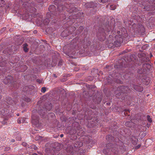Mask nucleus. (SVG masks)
<instances>
[{"mask_svg":"<svg viewBox=\"0 0 155 155\" xmlns=\"http://www.w3.org/2000/svg\"><path fill=\"white\" fill-rule=\"evenodd\" d=\"M105 29L100 28L97 32V35L98 39L101 41L104 40L106 38V35L109 33L111 28L110 26L109 25H106L104 27Z\"/></svg>","mask_w":155,"mask_h":155,"instance_id":"nucleus-1","label":"nucleus"},{"mask_svg":"<svg viewBox=\"0 0 155 155\" xmlns=\"http://www.w3.org/2000/svg\"><path fill=\"white\" fill-rule=\"evenodd\" d=\"M131 91V89L128 87L122 86L118 87L117 90L114 91L115 96L117 98H119L122 93L127 94Z\"/></svg>","mask_w":155,"mask_h":155,"instance_id":"nucleus-2","label":"nucleus"},{"mask_svg":"<svg viewBox=\"0 0 155 155\" xmlns=\"http://www.w3.org/2000/svg\"><path fill=\"white\" fill-rule=\"evenodd\" d=\"M151 68L152 66L150 64L145 63L143 64L141 67L138 69L137 72L143 76L150 71Z\"/></svg>","mask_w":155,"mask_h":155,"instance_id":"nucleus-3","label":"nucleus"},{"mask_svg":"<svg viewBox=\"0 0 155 155\" xmlns=\"http://www.w3.org/2000/svg\"><path fill=\"white\" fill-rule=\"evenodd\" d=\"M37 113V110H33L31 116L32 123L36 127H38L41 125V124L39 123V117L38 116Z\"/></svg>","mask_w":155,"mask_h":155,"instance_id":"nucleus-4","label":"nucleus"},{"mask_svg":"<svg viewBox=\"0 0 155 155\" xmlns=\"http://www.w3.org/2000/svg\"><path fill=\"white\" fill-rule=\"evenodd\" d=\"M58 9L60 11L64 10L66 8V10L69 12H74L75 8L74 7L73 3H71L69 4H66L64 7L61 5H58L57 6Z\"/></svg>","mask_w":155,"mask_h":155,"instance_id":"nucleus-5","label":"nucleus"},{"mask_svg":"<svg viewBox=\"0 0 155 155\" xmlns=\"http://www.w3.org/2000/svg\"><path fill=\"white\" fill-rule=\"evenodd\" d=\"M102 95L101 93L97 92L92 97L93 102L96 104H99L102 100Z\"/></svg>","mask_w":155,"mask_h":155,"instance_id":"nucleus-6","label":"nucleus"},{"mask_svg":"<svg viewBox=\"0 0 155 155\" xmlns=\"http://www.w3.org/2000/svg\"><path fill=\"white\" fill-rule=\"evenodd\" d=\"M85 42V41L84 40H83L82 41H80L79 44H78V45L77 46H76V45L74 46V48H73L72 49H71V51H69L68 52V54H75V49L76 50H78L79 49V48H80L81 46L83 45V44Z\"/></svg>","mask_w":155,"mask_h":155,"instance_id":"nucleus-7","label":"nucleus"},{"mask_svg":"<svg viewBox=\"0 0 155 155\" xmlns=\"http://www.w3.org/2000/svg\"><path fill=\"white\" fill-rule=\"evenodd\" d=\"M117 37L119 38V41L117 40H116L114 42V43H113V42H110V45L111 47H112L113 45H114L116 47H118L120 46L121 45V43L123 41V39L122 38H121V36L120 35H116L115 36V38H117Z\"/></svg>","mask_w":155,"mask_h":155,"instance_id":"nucleus-8","label":"nucleus"},{"mask_svg":"<svg viewBox=\"0 0 155 155\" xmlns=\"http://www.w3.org/2000/svg\"><path fill=\"white\" fill-rule=\"evenodd\" d=\"M53 15L52 13H48L46 15V18L43 21V23L45 25H47L49 23L51 19L53 18L52 17Z\"/></svg>","mask_w":155,"mask_h":155,"instance_id":"nucleus-9","label":"nucleus"},{"mask_svg":"<svg viewBox=\"0 0 155 155\" xmlns=\"http://www.w3.org/2000/svg\"><path fill=\"white\" fill-rule=\"evenodd\" d=\"M35 87L32 85L26 86L24 87L23 91L28 94H31V91L34 89Z\"/></svg>","mask_w":155,"mask_h":155,"instance_id":"nucleus-10","label":"nucleus"},{"mask_svg":"<svg viewBox=\"0 0 155 155\" xmlns=\"http://www.w3.org/2000/svg\"><path fill=\"white\" fill-rule=\"evenodd\" d=\"M39 107L40 109L38 110V112H37V114L38 113L42 117H44L46 115V110L43 107H41L40 106Z\"/></svg>","mask_w":155,"mask_h":155,"instance_id":"nucleus-11","label":"nucleus"},{"mask_svg":"<svg viewBox=\"0 0 155 155\" xmlns=\"http://www.w3.org/2000/svg\"><path fill=\"white\" fill-rule=\"evenodd\" d=\"M45 110H47L48 111H50L52 108V105L50 102L48 101L45 104Z\"/></svg>","mask_w":155,"mask_h":155,"instance_id":"nucleus-12","label":"nucleus"},{"mask_svg":"<svg viewBox=\"0 0 155 155\" xmlns=\"http://www.w3.org/2000/svg\"><path fill=\"white\" fill-rule=\"evenodd\" d=\"M133 87L136 91L140 92H141L143 90V88L142 87L135 84H133Z\"/></svg>","mask_w":155,"mask_h":155,"instance_id":"nucleus-13","label":"nucleus"},{"mask_svg":"<svg viewBox=\"0 0 155 155\" xmlns=\"http://www.w3.org/2000/svg\"><path fill=\"white\" fill-rule=\"evenodd\" d=\"M8 111L7 109H3L0 110V114H2L3 116H8Z\"/></svg>","mask_w":155,"mask_h":155,"instance_id":"nucleus-14","label":"nucleus"},{"mask_svg":"<svg viewBox=\"0 0 155 155\" xmlns=\"http://www.w3.org/2000/svg\"><path fill=\"white\" fill-rule=\"evenodd\" d=\"M45 151L47 155H54V151L52 148H47L45 149Z\"/></svg>","mask_w":155,"mask_h":155,"instance_id":"nucleus-15","label":"nucleus"},{"mask_svg":"<svg viewBox=\"0 0 155 155\" xmlns=\"http://www.w3.org/2000/svg\"><path fill=\"white\" fill-rule=\"evenodd\" d=\"M141 81L143 84L146 85L148 84L150 82V80L149 78H142Z\"/></svg>","mask_w":155,"mask_h":155,"instance_id":"nucleus-16","label":"nucleus"},{"mask_svg":"<svg viewBox=\"0 0 155 155\" xmlns=\"http://www.w3.org/2000/svg\"><path fill=\"white\" fill-rule=\"evenodd\" d=\"M114 137L110 134H108L106 136V139L109 142H112L114 140Z\"/></svg>","mask_w":155,"mask_h":155,"instance_id":"nucleus-17","label":"nucleus"},{"mask_svg":"<svg viewBox=\"0 0 155 155\" xmlns=\"http://www.w3.org/2000/svg\"><path fill=\"white\" fill-rule=\"evenodd\" d=\"M112 145V144L111 143H108L107 145H106V147H107V149H105L103 150V152L105 153H108V152L109 151V150L110 149V148L109 147V146L111 147Z\"/></svg>","mask_w":155,"mask_h":155,"instance_id":"nucleus-18","label":"nucleus"},{"mask_svg":"<svg viewBox=\"0 0 155 155\" xmlns=\"http://www.w3.org/2000/svg\"><path fill=\"white\" fill-rule=\"evenodd\" d=\"M6 101L7 103L9 104H13V101L11 98L7 97L6 98Z\"/></svg>","mask_w":155,"mask_h":155,"instance_id":"nucleus-19","label":"nucleus"},{"mask_svg":"<svg viewBox=\"0 0 155 155\" xmlns=\"http://www.w3.org/2000/svg\"><path fill=\"white\" fill-rule=\"evenodd\" d=\"M114 80L117 83L122 84L123 83V79L121 78H114Z\"/></svg>","mask_w":155,"mask_h":155,"instance_id":"nucleus-20","label":"nucleus"},{"mask_svg":"<svg viewBox=\"0 0 155 155\" xmlns=\"http://www.w3.org/2000/svg\"><path fill=\"white\" fill-rule=\"evenodd\" d=\"M93 4V2L87 3L85 4V6L88 8H91L93 7L92 5Z\"/></svg>","mask_w":155,"mask_h":155,"instance_id":"nucleus-21","label":"nucleus"},{"mask_svg":"<svg viewBox=\"0 0 155 155\" xmlns=\"http://www.w3.org/2000/svg\"><path fill=\"white\" fill-rule=\"evenodd\" d=\"M24 50L25 52H27L28 51V49L27 48V47L28 46V44L27 43H25L23 45Z\"/></svg>","mask_w":155,"mask_h":155,"instance_id":"nucleus-22","label":"nucleus"},{"mask_svg":"<svg viewBox=\"0 0 155 155\" xmlns=\"http://www.w3.org/2000/svg\"><path fill=\"white\" fill-rule=\"evenodd\" d=\"M23 101H26V102L28 103L31 101V99L28 97H24L23 98Z\"/></svg>","mask_w":155,"mask_h":155,"instance_id":"nucleus-23","label":"nucleus"},{"mask_svg":"<svg viewBox=\"0 0 155 155\" xmlns=\"http://www.w3.org/2000/svg\"><path fill=\"white\" fill-rule=\"evenodd\" d=\"M117 144L120 147L123 146L124 144L122 141L119 140L117 142Z\"/></svg>","mask_w":155,"mask_h":155,"instance_id":"nucleus-24","label":"nucleus"},{"mask_svg":"<svg viewBox=\"0 0 155 155\" xmlns=\"http://www.w3.org/2000/svg\"><path fill=\"white\" fill-rule=\"evenodd\" d=\"M132 122L128 121L125 123V125L128 127H131V126Z\"/></svg>","mask_w":155,"mask_h":155,"instance_id":"nucleus-25","label":"nucleus"},{"mask_svg":"<svg viewBox=\"0 0 155 155\" xmlns=\"http://www.w3.org/2000/svg\"><path fill=\"white\" fill-rule=\"evenodd\" d=\"M87 87V88L89 89V90L90 89H91L92 88H95V86L93 85H86Z\"/></svg>","mask_w":155,"mask_h":155,"instance_id":"nucleus-26","label":"nucleus"},{"mask_svg":"<svg viewBox=\"0 0 155 155\" xmlns=\"http://www.w3.org/2000/svg\"><path fill=\"white\" fill-rule=\"evenodd\" d=\"M130 113L129 110H125L124 112V114L125 116H128L130 115L129 113Z\"/></svg>","mask_w":155,"mask_h":155,"instance_id":"nucleus-27","label":"nucleus"},{"mask_svg":"<svg viewBox=\"0 0 155 155\" xmlns=\"http://www.w3.org/2000/svg\"><path fill=\"white\" fill-rule=\"evenodd\" d=\"M147 120H148V121L150 122L151 123L152 122V120L151 118L150 117V116L149 115H148L147 116Z\"/></svg>","mask_w":155,"mask_h":155,"instance_id":"nucleus-28","label":"nucleus"},{"mask_svg":"<svg viewBox=\"0 0 155 155\" xmlns=\"http://www.w3.org/2000/svg\"><path fill=\"white\" fill-rule=\"evenodd\" d=\"M119 148L121 150H123L124 151H125L126 150L125 147L124 146V145L123 146H122L121 147H120Z\"/></svg>","mask_w":155,"mask_h":155,"instance_id":"nucleus-29","label":"nucleus"},{"mask_svg":"<svg viewBox=\"0 0 155 155\" xmlns=\"http://www.w3.org/2000/svg\"><path fill=\"white\" fill-rule=\"evenodd\" d=\"M41 91L42 92L45 93L46 91V87H42Z\"/></svg>","mask_w":155,"mask_h":155,"instance_id":"nucleus-30","label":"nucleus"},{"mask_svg":"<svg viewBox=\"0 0 155 155\" xmlns=\"http://www.w3.org/2000/svg\"><path fill=\"white\" fill-rule=\"evenodd\" d=\"M4 1L3 0H0V7L2 6Z\"/></svg>","mask_w":155,"mask_h":155,"instance_id":"nucleus-31","label":"nucleus"},{"mask_svg":"<svg viewBox=\"0 0 155 155\" xmlns=\"http://www.w3.org/2000/svg\"><path fill=\"white\" fill-rule=\"evenodd\" d=\"M110 9L111 10H114L116 9V7L114 5H110Z\"/></svg>","mask_w":155,"mask_h":155,"instance_id":"nucleus-32","label":"nucleus"},{"mask_svg":"<svg viewBox=\"0 0 155 155\" xmlns=\"http://www.w3.org/2000/svg\"><path fill=\"white\" fill-rule=\"evenodd\" d=\"M37 82H38L39 84L41 83H42V80L39 79H37L36 80Z\"/></svg>","mask_w":155,"mask_h":155,"instance_id":"nucleus-33","label":"nucleus"},{"mask_svg":"<svg viewBox=\"0 0 155 155\" xmlns=\"http://www.w3.org/2000/svg\"><path fill=\"white\" fill-rule=\"evenodd\" d=\"M5 84H7L8 83V79L7 78H5L3 80Z\"/></svg>","mask_w":155,"mask_h":155,"instance_id":"nucleus-34","label":"nucleus"},{"mask_svg":"<svg viewBox=\"0 0 155 155\" xmlns=\"http://www.w3.org/2000/svg\"><path fill=\"white\" fill-rule=\"evenodd\" d=\"M101 2H102L103 3H105L106 2H107L109 1V0H101Z\"/></svg>","mask_w":155,"mask_h":155,"instance_id":"nucleus-35","label":"nucleus"},{"mask_svg":"<svg viewBox=\"0 0 155 155\" xmlns=\"http://www.w3.org/2000/svg\"><path fill=\"white\" fill-rule=\"evenodd\" d=\"M67 80L66 78H62L61 79V81L62 82H64Z\"/></svg>","mask_w":155,"mask_h":155,"instance_id":"nucleus-36","label":"nucleus"},{"mask_svg":"<svg viewBox=\"0 0 155 155\" xmlns=\"http://www.w3.org/2000/svg\"><path fill=\"white\" fill-rule=\"evenodd\" d=\"M105 80L107 81L108 83L109 84L112 83L111 82H110V81L111 80L109 78H106Z\"/></svg>","mask_w":155,"mask_h":155,"instance_id":"nucleus-37","label":"nucleus"},{"mask_svg":"<svg viewBox=\"0 0 155 155\" xmlns=\"http://www.w3.org/2000/svg\"><path fill=\"white\" fill-rule=\"evenodd\" d=\"M78 38H74L72 40V43H74V42H76V40H78Z\"/></svg>","mask_w":155,"mask_h":155,"instance_id":"nucleus-38","label":"nucleus"},{"mask_svg":"<svg viewBox=\"0 0 155 155\" xmlns=\"http://www.w3.org/2000/svg\"><path fill=\"white\" fill-rule=\"evenodd\" d=\"M91 42L90 41H88L86 44V45L87 46H89L91 44Z\"/></svg>","mask_w":155,"mask_h":155,"instance_id":"nucleus-39","label":"nucleus"},{"mask_svg":"<svg viewBox=\"0 0 155 155\" xmlns=\"http://www.w3.org/2000/svg\"><path fill=\"white\" fill-rule=\"evenodd\" d=\"M5 121L6 120H5L4 119V121L2 122V124H6L7 123V122Z\"/></svg>","mask_w":155,"mask_h":155,"instance_id":"nucleus-40","label":"nucleus"},{"mask_svg":"<svg viewBox=\"0 0 155 155\" xmlns=\"http://www.w3.org/2000/svg\"><path fill=\"white\" fill-rule=\"evenodd\" d=\"M6 117L4 118V119L5 120H7L8 119V117H7V116Z\"/></svg>","mask_w":155,"mask_h":155,"instance_id":"nucleus-41","label":"nucleus"},{"mask_svg":"<svg viewBox=\"0 0 155 155\" xmlns=\"http://www.w3.org/2000/svg\"><path fill=\"white\" fill-rule=\"evenodd\" d=\"M79 29L81 31H82L84 29V28L83 26H80L79 27Z\"/></svg>","mask_w":155,"mask_h":155,"instance_id":"nucleus-42","label":"nucleus"},{"mask_svg":"<svg viewBox=\"0 0 155 155\" xmlns=\"http://www.w3.org/2000/svg\"><path fill=\"white\" fill-rule=\"evenodd\" d=\"M42 102V101L41 100H40L37 103L39 105V104L41 103Z\"/></svg>","mask_w":155,"mask_h":155,"instance_id":"nucleus-43","label":"nucleus"},{"mask_svg":"<svg viewBox=\"0 0 155 155\" xmlns=\"http://www.w3.org/2000/svg\"><path fill=\"white\" fill-rule=\"evenodd\" d=\"M20 118H19V119H18V123L19 124H20L21 123V120H20Z\"/></svg>","mask_w":155,"mask_h":155,"instance_id":"nucleus-44","label":"nucleus"},{"mask_svg":"<svg viewBox=\"0 0 155 155\" xmlns=\"http://www.w3.org/2000/svg\"><path fill=\"white\" fill-rule=\"evenodd\" d=\"M23 67L25 68V70H26L27 69V67L26 65H24L23 66Z\"/></svg>","mask_w":155,"mask_h":155,"instance_id":"nucleus-45","label":"nucleus"},{"mask_svg":"<svg viewBox=\"0 0 155 155\" xmlns=\"http://www.w3.org/2000/svg\"><path fill=\"white\" fill-rule=\"evenodd\" d=\"M110 67L109 66H106L105 68V70H107V68H109Z\"/></svg>","mask_w":155,"mask_h":155,"instance_id":"nucleus-46","label":"nucleus"},{"mask_svg":"<svg viewBox=\"0 0 155 155\" xmlns=\"http://www.w3.org/2000/svg\"><path fill=\"white\" fill-rule=\"evenodd\" d=\"M32 146L34 147V149L36 150L37 149V147H36L35 145H33Z\"/></svg>","mask_w":155,"mask_h":155,"instance_id":"nucleus-47","label":"nucleus"},{"mask_svg":"<svg viewBox=\"0 0 155 155\" xmlns=\"http://www.w3.org/2000/svg\"><path fill=\"white\" fill-rule=\"evenodd\" d=\"M21 106L22 107H24L25 106V104H24V103H23L22 104H21Z\"/></svg>","mask_w":155,"mask_h":155,"instance_id":"nucleus-48","label":"nucleus"},{"mask_svg":"<svg viewBox=\"0 0 155 155\" xmlns=\"http://www.w3.org/2000/svg\"><path fill=\"white\" fill-rule=\"evenodd\" d=\"M55 7V6H54V5H52V6H51L49 8V9H50V8L52 7V8H54Z\"/></svg>","mask_w":155,"mask_h":155,"instance_id":"nucleus-49","label":"nucleus"},{"mask_svg":"<svg viewBox=\"0 0 155 155\" xmlns=\"http://www.w3.org/2000/svg\"><path fill=\"white\" fill-rule=\"evenodd\" d=\"M64 136V135L63 134H61L60 135V137H63Z\"/></svg>","mask_w":155,"mask_h":155,"instance_id":"nucleus-50","label":"nucleus"},{"mask_svg":"<svg viewBox=\"0 0 155 155\" xmlns=\"http://www.w3.org/2000/svg\"><path fill=\"white\" fill-rule=\"evenodd\" d=\"M107 105H110V103H109V102H108V103H107Z\"/></svg>","mask_w":155,"mask_h":155,"instance_id":"nucleus-51","label":"nucleus"},{"mask_svg":"<svg viewBox=\"0 0 155 155\" xmlns=\"http://www.w3.org/2000/svg\"><path fill=\"white\" fill-rule=\"evenodd\" d=\"M22 144L24 145V146H26V143H22Z\"/></svg>","mask_w":155,"mask_h":155,"instance_id":"nucleus-52","label":"nucleus"},{"mask_svg":"<svg viewBox=\"0 0 155 155\" xmlns=\"http://www.w3.org/2000/svg\"><path fill=\"white\" fill-rule=\"evenodd\" d=\"M32 155H38V154L36 153H34L32 154Z\"/></svg>","mask_w":155,"mask_h":155,"instance_id":"nucleus-53","label":"nucleus"},{"mask_svg":"<svg viewBox=\"0 0 155 155\" xmlns=\"http://www.w3.org/2000/svg\"><path fill=\"white\" fill-rule=\"evenodd\" d=\"M140 147V145H138L137 146V148H139V147Z\"/></svg>","mask_w":155,"mask_h":155,"instance_id":"nucleus-54","label":"nucleus"},{"mask_svg":"<svg viewBox=\"0 0 155 155\" xmlns=\"http://www.w3.org/2000/svg\"><path fill=\"white\" fill-rule=\"evenodd\" d=\"M112 37V36L111 35H109V37H110V38L111 37Z\"/></svg>","mask_w":155,"mask_h":155,"instance_id":"nucleus-55","label":"nucleus"},{"mask_svg":"<svg viewBox=\"0 0 155 155\" xmlns=\"http://www.w3.org/2000/svg\"><path fill=\"white\" fill-rule=\"evenodd\" d=\"M120 33V31H117V33H118V34H119Z\"/></svg>","mask_w":155,"mask_h":155,"instance_id":"nucleus-56","label":"nucleus"},{"mask_svg":"<svg viewBox=\"0 0 155 155\" xmlns=\"http://www.w3.org/2000/svg\"><path fill=\"white\" fill-rule=\"evenodd\" d=\"M32 8L34 9V12H35V11L36 10V9L34 8Z\"/></svg>","mask_w":155,"mask_h":155,"instance_id":"nucleus-57","label":"nucleus"},{"mask_svg":"<svg viewBox=\"0 0 155 155\" xmlns=\"http://www.w3.org/2000/svg\"><path fill=\"white\" fill-rule=\"evenodd\" d=\"M61 63V62H60H60H59V63L58 64V65H59L60 64H60V63Z\"/></svg>","mask_w":155,"mask_h":155,"instance_id":"nucleus-58","label":"nucleus"},{"mask_svg":"<svg viewBox=\"0 0 155 155\" xmlns=\"http://www.w3.org/2000/svg\"><path fill=\"white\" fill-rule=\"evenodd\" d=\"M51 114H52V115H51L52 116H53V115H54V114L53 113H51Z\"/></svg>","mask_w":155,"mask_h":155,"instance_id":"nucleus-59","label":"nucleus"},{"mask_svg":"<svg viewBox=\"0 0 155 155\" xmlns=\"http://www.w3.org/2000/svg\"><path fill=\"white\" fill-rule=\"evenodd\" d=\"M2 64V63H0V66H1V64Z\"/></svg>","mask_w":155,"mask_h":155,"instance_id":"nucleus-60","label":"nucleus"},{"mask_svg":"<svg viewBox=\"0 0 155 155\" xmlns=\"http://www.w3.org/2000/svg\"><path fill=\"white\" fill-rule=\"evenodd\" d=\"M17 116H18L19 115V114H17Z\"/></svg>","mask_w":155,"mask_h":155,"instance_id":"nucleus-61","label":"nucleus"},{"mask_svg":"<svg viewBox=\"0 0 155 155\" xmlns=\"http://www.w3.org/2000/svg\"><path fill=\"white\" fill-rule=\"evenodd\" d=\"M103 102H105L104 100H103Z\"/></svg>","mask_w":155,"mask_h":155,"instance_id":"nucleus-62","label":"nucleus"},{"mask_svg":"<svg viewBox=\"0 0 155 155\" xmlns=\"http://www.w3.org/2000/svg\"><path fill=\"white\" fill-rule=\"evenodd\" d=\"M56 2H57V1L56 0V1H55V3H56Z\"/></svg>","mask_w":155,"mask_h":155,"instance_id":"nucleus-63","label":"nucleus"},{"mask_svg":"<svg viewBox=\"0 0 155 155\" xmlns=\"http://www.w3.org/2000/svg\"><path fill=\"white\" fill-rule=\"evenodd\" d=\"M53 75H54V77H55V74H54Z\"/></svg>","mask_w":155,"mask_h":155,"instance_id":"nucleus-64","label":"nucleus"}]
</instances>
